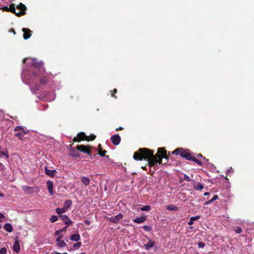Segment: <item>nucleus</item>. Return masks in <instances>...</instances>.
<instances>
[{
    "label": "nucleus",
    "instance_id": "nucleus-2",
    "mask_svg": "<svg viewBox=\"0 0 254 254\" xmlns=\"http://www.w3.org/2000/svg\"><path fill=\"white\" fill-rule=\"evenodd\" d=\"M31 74L34 76H37L42 74L44 70L43 67V63L41 62H38L37 59H31Z\"/></svg>",
    "mask_w": 254,
    "mask_h": 254
},
{
    "label": "nucleus",
    "instance_id": "nucleus-57",
    "mask_svg": "<svg viewBox=\"0 0 254 254\" xmlns=\"http://www.w3.org/2000/svg\"><path fill=\"white\" fill-rule=\"evenodd\" d=\"M26 60H27L26 59H24V60H23V63H25Z\"/></svg>",
    "mask_w": 254,
    "mask_h": 254
},
{
    "label": "nucleus",
    "instance_id": "nucleus-3",
    "mask_svg": "<svg viewBox=\"0 0 254 254\" xmlns=\"http://www.w3.org/2000/svg\"><path fill=\"white\" fill-rule=\"evenodd\" d=\"M167 151L164 150V148H158V152L155 156L153 154L152 155V159H156V162H150V166H153L155 164H157L158 163L159 164L162 163V158L167 159Z\"/></svg>",
    "mask_w": 254,
    "mask_h": 254
},
{
    "label": "nucleus",
    "instance_id": "nucleus-5",
    "mask_svg": "<svg viewBox=\"0 0 254 254\" xmlns=\"http://www.w3.org/2000/svg\"><path fill=\"white\" fill-rule=\"evenodd\" d=\"M96 136L94 134L91 135L90 136L86 135L83 132H80L76 137H75L73 140L75 142H80L82 140L87 141L93 140L95 139Z\"/></svg>",
    "mask_w": 254,
    "mask_h": 254
},
{
    "label": "nucleus",
    "instance_id": "nucleus-58",
    "mask_svg": "<svg viewBox=\"0 0 254 254\" xmlns=\"http://www.w3.org/2000/svg\"><path fill=\"white\" fill-rule=\"evenodd\" d=\"M104 157H105L106 158H108V159L109 157V156H108V155H105Z\"/></svg>",
    "mask_w": 254,
    "mask_h": 254
},
{
    "label": "nucleus",
    "instance_id": "nucleus-38",
    "mask_svg": "<svg viewBox=\"0 0 254 254\" xmlns=\"http://www.w3.org/2000/svg\"><path fill=\"white\" fill-rule=\"evenodd\" d=\"M99 147H100V149H99V154L101 156H103V157H104L105 156V153L107 152L105 150H104L102 152H101V151L102 150V148L101 147V145L99 144Z\"/></svg>",
    "mask_w": 254,
    "mask_h": 254
},
{
    "label": "nucleus",
    "instance_id": "nucleus-44",
    "mask_svg": "<svg viewBox=\"0 0 254 254\" xmlns=\"http://www.w3.org/2000/svg\"><path fill=\"white\" fill-rule=\"evenodd\" d=\"M71 156L72 157H76V158H79L80 157V155L76 152L71 154Z\"/></svg>",
    "mask_w": 254,
    "mask_h": 254
},
{
    "label": "nucleus",
    "instance_id": "nucleus-1",
    "mask_svg": "<svg viewBox=\"0 0 254 254\" xmlns=\"http://www.w3.org/2000/svg\"><path fill=\"white\" fill-rule=\"evenodd\" d=\"M154 151L147 148H140L138 151L135 152L133 155V159L135 160L141 161L143 159L147 160L149 165H150V162H156V159H152V155Z\"/></svg>",
    "mask_w": 254,
    "mask_h": 254
},
{
    "label": "nucleus",
    "instance_id": "nucleus-24",
    "mask_svg": "<svg viewBox=\"0 0 254 254\" xmlns=\"http://www.w3.org/2000/svg\"><path fill=\"white\" fill-rule=\"evenodd\" d=\"M200 218V215H197L194 217H190V221L188 222V225H191L193 224L194 221L198 220Z\"/></svg>",
    "mask_w": 254,
    "mask_h": 254
},
{
    "label": "nucleus",
    "instance_id": "nucleus-12",
    "mask_svg": "<svg viewBox=\"0 0 254 254\" xmlns=\"http://www.w3.org/2000/svg\"><path fill=\"white\" fill-rule=\"evenodd\" d=\"M22 31L23 32V38L25 40H27L30 38L31 36L32 31L28 28H23Z\"/></svg>",
    "mask_w": 254,
    "mask_h": 254
},
{
    "label": "nucleus",
    "instance_id": "nucleus-17",
    "mask_svg": "<svg viewBox=\"0 0 254 254\" xmlns=\"http://www.w3.org/2000/svg\"><path fill=\"white\" fill-rule=\"evenodd\" d=\"M3 156L5 157L6 159L9 158L8 150L6 148H3V149H0V158H2Z\"/></svg>",
    "mask_w": 254,
    "mask_h": 254
},
{
    "label": "nucleus",
    "instance_id": "nucleus-39",
    "mask_svg": "<svg viewBox=\"0 0 254 254\" xmlns=\"http://www.w3.org/2000/svg\"><path fill=\"white\" fill-rule=\"evenodd\" d=\"M58 220V217L56 215H52L50 218V221L52 223L56 222Z\"/></svg>",
    "mask_w": 254,
    "mask_h": 254
},
{
    "label": "nucleus",
    "instance_id": "nucleus-45",
    "mask_svg": "<svg viewBox=\"0 0 254 254\" xmlns=\"http://www.w3.org/2000/svg\"><path fill=\"white\" fill-rule=\"evenodd\" d=\"M235 231L237 234H240L242 232V229L241 227H238Z\"/></svg>",
    "mask_w": 254,
    "mask_h": 254
},
{
    "label": "nucleus",
    "instance_id": "nucleus-31",
    "mask_svg": "<svg viewBox=\"0 0 254 254\" xmlns=\"http://www.w3.org/2000/svg\"><path fill=\"white\" fill-rule=\"evenodd\" d=\"M48 78L46 76H44L40 79V83L45 85L48 83Z\"/></svg>",
    "mask_w": 254,
    "mask_h": 254
},
{
    "label": "nucleus",
    "instance_id": "nucleus-37",
    "mask_svg": "<svg viewBox=\"0 0 254 254\" xmlns=\"http://www.w3.org/2000/svg\"><path fill=\"white\" fill-rule=\"evenodd\" d=\"M181 150H182V148L176 149L172 152V154L176 155H180Z\"/></svg>",
    "mask_w": 254,
    "mask_h": 254
},
{
    "label": "nucleus",
    "instance_id": "nucleus-15",
    "mask_svg": "<svg viewBox=\"0 0 254 254\" xmlns=\"http://www.w3.org/2000/svg\"><path fill=\"white\" fill-rule=\"evenodd\" d=\"M22 190L23 191L28 194H31L34 192V188L30 187L27 186H23L22 187Z\"/></svg>",
    "mask_w": 254,
    "mask_h": 254
},
{
    "label": "nucleus",
    "instance_id": "nucleus-9",
    "mask_svg": "<svg viewBox=\"0 0 254 254\" xmlns=\"http://www.w3.org/2000/svg\"><path fill=\"white\" fill-rule=\"evenodd\" d=\"M124 216L122 214L119 213L115 216H113L108 218L110 222L113 223H118L119 221L122 220Z\"/></svg>",
    "mask_w": 254,
    "mask_h": 254
},
{
    "label": "nucleus",
    "instance_id": "nucleus-30",
    "mask_svg": "<svg viewBox=\"0 0 254 254\" xmlns=\"http://www.w3.org/2000/svg\"><path fill=\"white\" fill-rule=\"evenodd\" d=\"M183 176H184L183 178H180L181 180H182V182L186 181L187 182H192L193 180H191L187 175L184 174Z\"/></svg>",
    "mask_w": 254,
    "mask_h": 254
},
{
    "label": "nucleus",
    "instance_id": "nucleus-13",
    "mask_svg": "<svg viewBox=\"0 0 254 254\" xmlns=\"http://www.w3.org/2000/svg\"><path fill=\"white\" fill-rule=\"evenodd\" d=\"M3 9L6 11H9L13 13H16V10L15 8V4L13 3H11L9 7H8L7 6H4L3 7Z\"/></svg>",
    "mask_w": 254,
    "mask_h": 254
},
{
    "label": "nucleus",
    "instance_id": "nucleus-14",
    "mask_svg": "<svg viewBox=\"0 0 254 254\" xmlns=\"http://www.w3.org/2000/svg\"><path fill=\"white\" fill-rule=\"evenodd\" d=\"M155 242L151 240H149L148 243L144 245V248L147 251H149L151 248L154 247Z\"/></svg>",
    "mask_w": 254,
    "mask_h": 254
},
{
    "label": "nucleus",
    "instance_id": "nucleus-41",
    "mask_svg": "<svg viewBox=\"0 0 254 254\" xmlns=\"http://www.w3.org/2000/svg\"><path fill=\"white\" fill-rule=\"evenodd\" d=\"M7 250L5 248H2L0 249V254H6Z\"/></svg>",
    "mask_w": 254,
    "mask_h": 254
},
{
    "label": "nucleus",
    "instance_id": "nucleus-26",
    "mask_svg": "<svg viewBox=\"0 0 254 254\" xmlns=\"http://www.w3.org/2000/svg\"><path fill=\"white\" fill-rule=\"evenodd\" d=\"M4 230L8 232H11L13 231V228L9 223H6L4 226Z\"/></svg>",
    "mask_w": 254,
    "mask_h": 254
},
{
    "label": "nucleus",
    "instance_id": "nucleus-11",
    "mask_svg": "<svg viewBox=\"0 0 254 254\" xmlns=\"http://www.w3.org/2000/svg\"><path fill=\"white\" fill-rule=\"evenodd\" d=\"M60 218L64 221V223L67 226H70L72 224V221L69 219L68 216L66 215H60Z\"/></svg>",
    "mask_w": 254,
    "mask_h": 254
},
{
    "label": "nucleus",
    "instance_id": "nucleus-4",
    "mask_svg": "<svg viewBox=\"0 0 254 254\" xmlns=\"http://www.w3.org/2000/svg\"><path fill=\"white\" fill-rule=\"evenodd\" d=\"M180 156L188 160L194 162L197 165H201V163L199 161V159L193 157L190 153V150L189 149H184L182 148V150H181Z\"/></svg>",
    "mask_w": 254,
    "mask_h": 254
},
{
    "label": "nucleus",
    "instance_id": "nucleus-53",
    "mask_svg": "<svg viewBox=\"0 0 254 254\" xmlns=\"http://www.w3.org/2000/svg\"><path fill=\"white\" fill-rule=\"evenodd\" d=\"M209 195V192H206L204 193V196H207V195Z\"/></svg>",
    "mask_w": 254,
    "mask_h": 254
},
{
    "label": "nucleus",
    "instance_id": "nucleus-59",
    "mask_svg": "<svg viewBox=\"0 0 254 254\" xmlns=\"http://www.w3.org/2000/svg\"><path fill=\"white\" fill-rule=\"evenodd\" d=\"M55 254H62L60 253H58V252H56V253H55Z\"/></svg>",
    "mask_w": 254,
    "mask_h": 254
},
{
    "label": "nucleus",
    "instance_id": "nucleus-8",
    "mask_svg": "<svg viewBox=\"0 0 254 254\" xmlns=\"http://www.w3.org/2000/svg\"><path fill=\"white\" fill-rule=\"evenodd\" d=\"M76 149L80 152L87 153L88 155L91 156L92 153L91 151L87 148V147L83 145H77L76 146Z\"/></svg>",
    "mask_w": 254,
    "mask_h": 254
},
{
    "label": "nucleus",
    "instance_id": "nucleus-56",
    "mask_svg": "<svg viewBox=\"0 0 254 254\" xmlns=\"http://www.w3.org/2000/svg\"><path fill=\"white\" fill-rule=\"evenodd\" d=\"M0 196L3 197L4 196V194L3 193H1L0 192Z\"/></svg>",
    "mask_w": 254,
    "mask_h": 254
},
{
    "label": "nucleus",
    "instance_id": "nucleus-35",
    "mask_svg": "<svg viewBox=\"0 0 254 254\" xmlns=\"http://www.w3.org/2000/svg\"><path fill=\"white\" fill-rule=\"evenodd\" d=\"M66 243L64 242V241H61L59 243H57V245L58 247L60 248H63L64 247L66 246Z\"/></svg>",
    "mask_w": 254,
    "mask_h": 254
},
{
    "label": "nucleus",
    "instance_id": "nucleus-10",
    "mask_svg": "<svg viewBox=\"0 0 254 254\" xmlns=\"http://www.w3.org/2000/svg\"><path fill=\"white\" fill-rule=\"evenodd\" d=\"M111 141L115 145H118L121 142V137L118 134L113 135L111 137Z\"/></svg>",
    "mask_w": 254,
    "mask_h": 254
},
{
    "label": "nucleus",
    "instance_id": "nucleus-23",
    "mask_svg": "<svg viewBox=\"0 0 254 254\" xmlns=\"http://www.w3.org/2000/svg\"><path fill=\"white\" fill-rule=\"evenodd\" d=\"M72 201L70 199L66 200L64 204V207L67 210L71 205Z\"/></svg>",
    "mask_w": 254,
    "mask_h": 254
},
{
    "label": "nucleus",
    "instance_id": "nucleus-50",
    "mask_svg": "<svg viewBox=\"0 0 254 254\" xmlns=\"http://www.w3.org/2000/svg\"><path fill=\"white\" fill-rule=\"evenodd\" d=\"M4 215L3 214L0 213V218H4Z\"/></svg>",
    "mask_w": 254,
    "mask_h": 254
},
{
    "label": "nucleus",
    "instance_id": "nucleus-6",
    "mask_svg": "<svg viewBox=\"0 0 254 254\" xmlns=\"http://www.w3.org/2000/svg\"><path fill=\"white\" fill-rule=\"evenodd\" d=\"M14 131L15 132L14 136L18 137L20 139H22L23 136L28 132V131L25 130L22 126L16 127Z\"/></svg>",
    "mask_w": 254,
    "mask_h": 254
},
{
    "label": "nucleus",
    "instance_id": "nucleus-20",
    "mask_svg": "<svg viewBox=\"0 0 254 254\" xmlns=\"http://www.w3.org/2000/svg\"><path fill=\"white\" fill-rule=\"evenodd\" d=\"M47 189L49 190V192H50L51 195L53 194V183L50 181H48L47 182Z\"/></svg>",
    "mask_w": 254,
    "mask_h": 254
},
{
    "label": "nucleus",
    "instance_id": "nucleus-60",
    "mask_svg": "<svg viewBox=\"0 0 254 254\" xmlns=\"http://www.w3.org/2000/svg\"><path fill=\"white\" fill-rule=\"evenodd\" d=\"M1 225L0 224V229H1Z\"/></svg>",
    "mask_w": 254,
    "mask_h": 254
},
{
    "label": "nucleus",
    "instance_id": "nucleus-22",
    "mask_svg": "<svg viewBox=\"0 0 254 254\" xmlns=\"http://www.w3.org/2000/svg\"><path fill=\"white\" fill-rule=\"evenodd\" d=\"M70 239L73 241L78 242L80 239V236L79 234H74L71 235Z\"/></svg>",
    "mask_w": 254,
    "mask_h": 254
},
{
    "label": "nucleus",
    "instance_id": "nucleus-43",
    "mask_svg": "<svg viewBox=\"0 0 254 254\" xmlns=\"http://www.w3.org/2000/svg\"><path fill=\"white\" fill-rule=\"evenodd\" d=\"M204 244L202 242H199L198 243V247L199 248H203L204 247Z\"/></svg>",
    "mask_w": 254,
    "mask_h": 254
},
{
    "label": "nucleus",
    "instance_id": "nucleus-48",
    "mask_svg": "<svg viewBox=\"0 0 254 254\" xmlns=\"http://www.w3.org/2000/svg\"><path fill=\"white\" fill-rule=\"evenodd\" d=\"M68 226H66L65 227H64V228H63V229H61V230L62 231V232H64V231H66V229H67V227Z\"/></svg>",
    "mask_w": 254,
    "mask_h": 254
},
{
    "label": "nucleus",
    "instance_id": "nucleus-42",
    "mask_svg": "<svg viewBox=\"0 0 254 254\" xmlns=\"http://www.w3.org/2000/svg\"><path fill=\"white\" fill-rule=\"evenodd\" d=\"M5 169L4 166L1 163H0V173L3 172Z\"/></svg>",
    "mask_w": 254,
    "mask_h": 254
},
{
    "label": "nucleus",
    "instance_id": "nucleus-25",
    "mask_svg": "<svg viewBox=\"0 0 254 254\" xmlns=\"http://www.w3.org/2000/svg\"><path fill=\"white\" fill-rule=\"evenodd\" d=\"M81 180L83 184L86 186H88L90 184V179L86 177H82Z\"/></svg>",
    "mask_w": 254,
    "mask_h": 254
},
{
    "label": "nucleus",
    "instance_id": "nucleus-34",
    "mask_svg": "<svg viewBox=\"0 0 254 254\" xmlns=\"http://www.w3.org/2000/svg\"><path fill=\"white\" fill-rule=\"evenodd\" d=\"M117 92L118 91L116 88H115L113 90L110 91L111 96L114 97L115 99H117V97L115 95V94L117 93Z\"/></svg>",
    "mask_w": 254,
    "mask_h": 254
},
{
    "label": "nucleus",
    "instance_id": "nucleus-55",
    "mask_svg": "<svg viewBox=\"0 0 254 254\" xmlns=\"http://www.w3.org/2000/svg\"><path fill=\"white\" fill-rule=\"evenodd\" d=\"M230 171H231L230 169H228V170H227V174L229 173L230 172Z\"/></svg>",
    "mask_w": 254,
    "mask_h": 254
},
{
    "label": "nucleus",
    "instance_id": "nucleus-19",
    "mask_svg": "<svg viewBox=\"0 0 254 254\" xmlns=\"http://www.w3.org/2000/svg\"><path fill=\"white\" fill-rule=\"evenodd\" d=\"M146 220V218L145 216H141L140 217H136L133 220L134 223L140 224L144 222Z\"/></svg>",
    "mask_w": 254,
    "mask_h": 254
},
{
    "label": "nucleus",
    "instance_id": "nucleus-54",
    "mask_svg": "<svg viewBox=\"0 0 254 254\" xmlns=\"http://www.w3.org/2000/svg\"><path fill=\"white\" fill-rule=\"evenodd\" d=\"M123 129V127H119V128H116V130H121V129Z\"/></svg>",
    "mask_w": 254,
    "mask_h": 254
},
{
    "label": "nucleus",
    "instance_id": "nucleus-51",
    "mask_svg": "<svg viewBox=\"0 0 254 254\" xmlns=\"http://www.w3.org/2000/svg\"><path fill=\"white\" fill-rule=\"evenodd\" d=\"M10 31L13 33L14 34H16V32L13 28H11Z\"/></svg>",
    "mask_w": 254,
    "mask_h": 254
},
{
    "label": "nucleus",
    "instance_id": "nucleus-47",
    "mask_svg": "<svg viewBox=\"0 0 254 254\" xmlns=\"http://www.w3.org/2000/svg\"><path fill=\"white\" fill-rule=\"evenodd\" d=\"M62 232V231L60 230H57L55 232V235H60V233H61Z\"/></svg>",
    "mask_w": 254,
    "mask_h": 254
},
{
    "label": "nucleus",
    "instance_id": "nucleus-33",
    "mask_svg": "<svg viewBox=\"0 0 254 254\" xmlns=\"http://www.w3.org/2000/svg\"><path fill=\"white\" fill-rule=\"evenodd\" d=\"M140 210L143 211H147L151 210V206L149 205H144L140 208Z\"/></svg>",
    "mask_w": 254,
    "mask_h": 254
},
{
    "label": "nucleus",
    "instance_id": "nucleus-29",
    "mask_svg": "<svg viewBox=\"0 0 254 254\" xmlns=\"http://www.w3.org/2000/svg\"><path fill=\"white\" fill-rule=\"evenodd\" d=\"M66 211V210L65 208H64V207L63 208H57L56 209V212L58 214H61L62 213H64Z\"/></svg>",
    "mask_w": 254,
    "mask_h": 254
},
{
    "label": "nucleus",
    "instance_id": "nucleus-18",
    "mask_svg": "<svg viewBox=\"0 0 254 254\" xmlns=\"http://www.w3.org/2000/svg\"><path fill=\"white\" fill-rule=\"evenodd\" d=\"M192 185L195 190H200L203 188V186L200 183H197L194 181H192Z\"/></svg>",
    "mask_w": 254,
    "mask_h": 254
},
{
    "label": "nucleus",
    "instance_id": "nucleus-49",
    "mask_svg": "<svg viewBox=\"0 0 254 254\" xmlns=\"http://www.w3.org/2000/svg\"><path fill=\"white\" fill-rule=\"evenodd\" d=\"M197 157L199 158L198 159L201 160L202 158V157H203L202 156L201 154H199L197 155Z\"/></svg>",
    "mask_w": 254,
    "mask_h": 254
},
{
    "label": "nucleus",
    "instance_id": "nucleus-40",
    "mask_svg": "<svg viewBox=\"0 0 254 254\" xmlns=\"http://www.w3.org/2000/svg\"><path fill=\"white\" fill-rule=\"evenodd\" d=\"M81 245V243L80 242H78L76 243L73 245V248L74 249H76L79 248Z\"/></svg>",
    "mask_w": 254,
    "mask_h": 254
},
{
    "label": "nucleus",
    "instance_id": "nucleus-46",
    "mask_svg": "<svg viewBox=\"0 0 254 254\" xmlns=\"http://www.w3.org/2000/svg\"><path fill=\"white\" fill-rule=\"evenodd\" d=\"M63 235H60L57 239H56V242L57 243H59L61 241V239L63 238Z\"/></svg>",
    "mask_w": 254,
    "mask_h": 254
},
{
    "label": "nucleus",
    "instance_id": "nucleus-16",
    "mask_svg": "<svg viewBox=\"0 0 254 254\" xmlns=\"http://www.w3.org/2000/svg\"><path fill=\"white\" fill-rule=\"evenodd\" d=\"M44 170L46 174L51 177H54L55 176L56 172H57L56 170L48 169L47 167H45Z\"/></svg>",
    "mask_w": 254,
    "mask_h": 254
},
{
    "label": "nucleus",
    "instance_id": "nucleus-7",
    "mask_svg": "<svg viewBox=\"0 0 254 254\" xmlns=\"http://www.w3.org/2000/svg\"><path fill=\"white\" fill-rule=\"evenodd\" d=\"M16 8L18 10H19L18 12L16 11V13H14L16 16H20L26 14L27 7L23 3H20L18 5H17Z\"/></svg>",
    "mask_w": 254,
    "mask_h": 254
},
{
    "label": "nucleus",
    "instance_id": "nucleus-28",
    "mask_svg": "<svg viewBox=\"0 0 254 254\" xmlns=\"http://www.w3.org/2000/svg\"><path fill=\"white\" fill-rule=\"evenodd\" d=\"M166 208L168 210L178 211L179 210L178 207L174 205H168Z\"/></svg>",
    "mask_w": 254,
    "mask_h": 254
},
{
    "label": "nucleus",
    "instance_id": "nucleus-61",
    "mask_svg": "<svg viewBox=\"0 0 254 254\" xmlns=\"http://www.w3.org/2000/svg\"><path fill=\"white\" fill-rule=\"evenodd\" d=\"M0 149H1V146H0Z\"/></svg>",
    "mask_w": 254,
    "mask_h": 254
},
{
    "label": "nucleus",
    "instance_id": "nucleus-27",
    "mask_svg": "<svg viewBox=\"0 0 254 254\" xmlns=\"http://www.w3.org/2000/svg\"><path fill=\"white\" fill-rule=\"evenodd\" d=\"M218 195H214L212 198L209 200V201H206L205 202V205H208V204H211L212 202H213L214 201L216 200L217 199H218Z\"/></svg>",
    "mask_w": 254,
    "mask_h": 254
},
{
    "label": "nucleus",
    "instance_id": "nucleus-36",
    "mask_svg": "<svg viewBox=\"0 0 254 254\" xmlns=\"http://www.w3.org/2000/svg\"><path fill=\"white\" fill-rule=\"evenodd\" d=\"M142 228L146 232H150L152 229V227L151 226L144 225Z\"/></svg>",
    "mask_w": 254,
    "mask_h": 254
},
{
    "label": "nucleus",
    "instance_id": "nucleus-21",
    "mask_svg": "<svg viewBox=\"0 0 254 254\" xmlns=\"http://www.w3.org/2000/svg\"><path fill=\"white\" fill-rule=\"evenodd\" d=\"M13 251L16 253H18L20 251V245L18 240H16L13 246Z\"/></svg>",
    "mask_w": 254,
    "mask_h": 254
},
{
    "label": "nucleus",
    "instance_id": "nucleus-32",
    "mask_svg": "<svg viewBox=\"0 0 254 254\" xmlns=\"http://www.w3.org/2000/svg\"><path fill=\"white\" fill-rule=\"evenodd\" d=\"M208 159H206L204 157H202V158L199 161L201 163V165H198L199 166H202L203 164H207L208 163Z\"/></svg>",
    "mask_w": 254,
    "mask_h": 254
},
{
    "label": "nucleus",
    "instance_id": "nucleus-52",
    "mask_svg": "<svg viewBox=\"0 0 254 254\" xmlns=\"http://www.w3.org/2000/svg\"><path fill=\"white\" fill-rule=\"evenodd\" d=\"M85 223L88 225H90V221H89V220H86L85 221Z\"/></svg>",
    "mask_w": 254,
    "mask_h": 254
}]
</instances>
